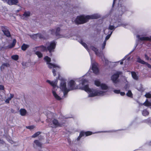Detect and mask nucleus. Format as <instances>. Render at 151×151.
Instances as JSON below:
<instances>
[{"label": "nucleus", "instance_id": "obj_18", "mask_svg": "<svg viewBox=\"0 0 151 151\" xmlns=\"http://www.w3.org/2000/svg\"><path fill=\"white\" fill-rule=\"evenodd\" d=\"M30 37L33 39H37L38 37L41 38V36L40 34H36L33 35H30Z\"/></svg>", "mask_w": 151, "mask_h": 151}, {"label": "nucleus", "instance_id": "obj_30", "mask_svg": "<svg viewBox=\"0 0 151 151\" xmlns=\"http://www.w3.org/2000/svg\"><path fill=\"white\" fill-rule=\"evenodd\" d=\"M11 57L13 59L15 60H17L19 59V56L17 55H13Z\"/></svg>", "mask_w": 151, "mask_h": 151}, {"label": "nucleus", "instance_id": "obj_33", "mask_svg": "<svg viewBox=\"0 0 151 151\" xmlns=\"http://www.w3.org/2000/svg\"><path fill=\"white\" fill-rule=\"evenodd\" d=\"M112 33V31L111 32V33L110 34L108 35L106 37L104 41H106L109 39Z\"/></svg>", "mask_w": 151, "mask_h": 151}, {"label": "nucleus", "instance_id": "obj_24", "mask_svg": "<svg viewBox=\"0 0 151 151\" xmlns=\"http://www.w3.org/2000/svg\"><path fill=\"white\" fill-rule=\"evenodd\" d=\"M28 46L25 44H23L21 47V49L23 51H25L27 48Z\"/></svg>", "mask_w": 151, "mask_h": 151}, {"label": "nucleus", "instance_id": "obj_29", "mask_svg": "<svg viewBox=\"0 0 151 151\" xmlns=\"http://www.w3.org/2000/svg\"><path fill=\"white\" fill-rule=\"evenodd\" d=\"M16 40L15 39H14L13 41V42L12 45H10L9 46V48H11L14 47L16 43Z\"/></svg>", "mask_w": 151, "mask_h": 151}, {"label": "nucleus", "instance_id": "obj_11", "mask_svg": "<svg viewBox=\"0 0 151 151\" xmlns=\"http://www.w3.org/2000/svg\"><path fill=\"white\" fill-rule=\"evenodd\" d=\"M1 29L4 35L7 37L10 36V34L8 29V28L6 27H2Z\"/></svg>", "mask_w": 151, "mask_h": 151}, {"label": "nucleus", "instance_id": "obj_51", "mask_svg": "<svg viewBox=\"0 0 151 151\" xmlns=\"http://www.w3.org/2000/svg\"><path fill=\"white\" fill-rule=\"evenodd\" d=\"M0 99L1 100V101H3V99Z\"/></svg>", "mask_w": 151, "mask_h": 151}, {"label": "nucleus", "instance_id": "obj_1", "mask_svg": "<svg viewBox=\"0 0 151 151\" xmlns=\"http://www.w3.org/2000/svg\"><path fill=\"white\" fill-rule=\"evenodd\" d=\"M80 81L81 83H80L79 86H76L75 83L73 80H71L68 83V88H67L66 86V82L63 80H62L60 84V88L63 92L64 96L70 91L79 88L84 90L87 92L89 97H94L96 96H102L105 94L106 92L104 91H98L96 90L91 89L90 88L87 84L88 81L83 77L80 78Z\"/></svg>", "mask_w": 151, "mask_h": 151}, {"label": "nucleus", "instance_id": "obj_35", "mask_svg": "<svg viewBox=\"0 0 151 151\" xmlns=\"http://www.w3.org/2000/svg\"><path fill=\"white\" fill-rule=\"evenodd\" d=\"M92 134V132H85V135L86 136H88L89 135H90Z\"/></svg>", "mask_w": 151, "mask_h": 151}, {"label": "nucleus", "instance_id": "obj_50", "mask_svg": "<svg viewBox=\"0 0 151 151\" xmlns=\"http://www.w3.org/2000/svg\"><path fill=\"white\" fill-rule=\"evenodd\" d=\"M149 37L150 38V40H149V41H151V36Z\"/></svg>", "mask_w": 151, "mask_h": 151}, {"label": "nucleus", "instance_id": "obj_52", "mask_svg": "<svg viewBox=\"0 0 151 151\" xmlns=\"http://www.w3.org/2000/svg\"><path fill=\"white\" fill-rule=\"evenodd\" d=\"M27 128H28V127H26Z\"/></svg>", "mask_w": 151, "mask_h": 151}, {"label": "nucleus", "instance_id": "obj_8", "mask_svg": "<svg viewBox=\"0 0 151 151\" xmlns=\"http://www.w3.org/2000/svg\"><path fill=\"white\" fill-rule=\"evenodd\" d=\"M52 123L49 124V127L52 128H56L58 127L62 126V125L60 124L58 122V120L56 119H54L52 120Z\"/></svg>", "mask_w": 151, "mask_h": 151}, {"label": "nucleus", "instance_id": "obj_48", "mask_svg": "<svg viewBox=\"0 0 151 151\" xmlns=\"http://www.w3.org/2000/svg\"><path fill=\"white\" fill-rule=\"evenodd\" d=\"M116 0H114V1H113V5L115 4V1H116Z\"/></svg>", "mask_w": 151, "mask_h": 151}, {"label": "nucleus", "instance_id": "obj_54", "mask_svg": "<svg viewBox=\"0 0 151 151\" xmlns=\"http://www.w3.org/2000/svg\"><path fill=\"white\" fill-rule=\"evenodd\" d=\"M22 65H24V63H22Z\"/></svg>", "mask_w": 151, "mask_h": 151}, {"label": "nucleus", "instance_id": "obj_10", "mask_svg": "<svg viewBox=\"0 0 151 151\" xmlns=\"http://www.w3.org/2000/svg\"><path fill=\"white\" fill-rule=\"evenodd\" d=\"M137 61L142 64H145L149 68H151V65L148 63L145 62L143 60H142L139 57L137 56Z\"/></svg>", "mask_w": 151, "mask_h": 151}, {"label": "nucleus", "instance_id": "obj_14", "mask_svg": "<svg viewBox=\"0 0 151 151\" xmlns=\"http://www.w3.org/2000/svg\"><path fill=\"white\" fill-rule=\"evenodd\" d=\"M137 37L139 40L141 41H149V40H150V38L149 37H140L138 35L137 36Z\"/></svg>", "mask_w": 151, "mask_h": 151}, {"label": "nucleus", "instance_id": "obj_49", "mask_svg": "<svg viewBox=\"0 0 151 151\" xmlns=\"http://www.w3.org/2000/svg\"><path fill=\"white\" fill-rule=\"evenodd\" d=\"M114 22H113V19H112V20H111V24H113V23H114Z\"/></svg>", "mask_w": 151, "mask_h": 151}, {"label": "nucleus", "instance_id": "obj_2", "mask_svg": "<svg viewBox=\"0 0 151 151\" xmlns=\"http://www.w3.org/2000/svg\"><path fill=\"white\" fill-rule=\"evenodd\" d=\"M99 17V16L97 14L91 16L81 15L78 16L76 18H73L72 21L76 24H81L87 22L89 19H96Z\"/></svg>", "mask_w": 151, "mask_h": 151}, {"label": "nucleus", "instance_id": "obj_41", "mask_svg": "<svg viewBox=\"0 0 151 151\" xmlns=\"http://www.w3.org/2000/svg\"><path fill=\"white\" fill-rule=\"evenodd\" d=\"M145 59L146 60H149V58L146 54H145Z\"/></svg>", "mask_w": 151, "mask_h": 151}, {"label": "nucleus", "instance_id": "obj_9", "mask_svg": "<svg viewBox=\"0 0 151 151\" xmlns=\"http://www.w3.org/2000/svg\"><path fill=\"white\" fill-rule=\"evenodd\" d=\"M120 74L121 72H117L116 73L114 74L112 76L111 79L113 83H116L118 81V78L119 75Z\"/></svg>", "mask_w": 151, "mask_h": 151}, {"label": "nucleus", "instance_id": "obj_27", "mask_svg": "<svg viewBox=\"0 0 151 151\" xmlns=\"http://www.w3.org/2000/svg\"><path fill=\"white\" fill-rule=\"evenodd\" d=\"M35 54L39 58L42 57L43 55L42 53L39 51H37L35 52Z\"/></svg>", "mask_w": 151, "mask_h": 151}, {"label": "nucleus", "instance_id": "obj_32", "mask_svg": "<svg viewBox=\"0 0 151 151\" xmlns=\"http://www.w3.org/2000/svg\"><path fill=\"white\" fill-rule=\"evenodd\" d=\"M142 114L144 116H147L148 115L149 112L146 110H144L143 111Z\"/></svg>", "mask_w": 151, "mask_h": 151}, {"label": "nucleus", "instance_id": "obj_47", "mask_svg": "<svg viewBox=\"0 0 151 151\" xmlns=\"http://www.w3.org/2000/svg\"><path fill=\"white\" fill-rule=\"evenodd\" d=\"M104 59L105 60V62H106V63H107L108 62V61L107 60H106L104 58Z\"/></svg>", "mask_w": 151, "mask_h": 151}, {"label": "nucleus", "instance_id": "obj_34", "mask_svg": "<svg viewBox=\"0 0 151 151\" xmlns=\"http://www.w3.org/2000/svg\"><path fill=\"white\" fill-rule=\"evenodd\" d=\"M126 94L127 96L129 97H131L132 96V93L130 91H129Z\"/></svg>", "mask_w": 151, "mask_h": 151}, {"label": "nucleus", "instance_id": "obj_22", "mask_svg": "<svg viewBox=\"0 0 151 151\" xmlns=\"http://www.w3.org/2000/svg\"><path fill=\"white\" fill-rule=\"evenodd\" d=\"M79 42L87 50L88 52H89V51L87 47V45L84 42H83L82 40H81V41H79Z\"/></svg>", "mask_w": 151, "mask_h": 151}, {"label": "nucleus", "instance_id": "obj_31", "mask_svg": "<svg viewBox=\"0 0 151 151\" xmlns=\"http://www.w3.org/2000/svg\"><path fill=\"white\" fill-rule=\"evenodd\" d=\"M145 96L147 98H151V94L150 93H147Z\"/></svg>", "mask_w": 151, "mask_h": 151}, {"label": "nucleus", "instance_id": "obj_39", "mask_svg": "<svg viewBox=\"0 0 151 151\" xmlns=\"http://www.w3.org/2000/svg\"><path fill=\"white\" fill-rule=\"evenodd\" d=\"M35 128V126L34 125H31L29 126V129L32 130Z\"/></svg>", "mask_w": 151, "mask_h": 151}, {"label": "nucleus", "instance_id": "obj_46", "mask_svg": "<svg viewBox=\"0 0 151 151\" xmlns=\"http://www.w3.org/2000/svg\"><path fill=\"white\" fill-rule=\"evenodd\" d=\"M128 88V85H126L125 87V89H127V88Z\"/></svg>", "mask_w": 151, "mask_h": 151}, {"label": "nucleus", "instance_id": "obj_20", "mask_svg": "<svg viewBox=\"0 0 151 151\" xmlns=\"http://www.w3.org/2000/svg\"><path fill=\"white\" fill-rule=\"evenodd\" d=\"M143 105L146 106H151V102L146 99L145 102L143 103Z\"/></svg>", "mask_w": 151, "mask_h": 151}, {"label": "nucleus", "instance_id": "obj_26", "mask_svg": "<svg viewBox=\"0 0 151 151\" xmlns=\"http://www.w3.org/2000/svg\"><path fill=\"white\" fill-rule=\"evenodd\" d=\"M28 17V12H25L24 14H23V16L22 17V18L23 19H26L27 18V17Z\"/></svg>", "mask_w": 151, "mask_h": 151}, {"label": "nucleus", "instance_id": "obj_25", "mask_svg": "<svg viewBox=\"0 0 151 151\" xmlns=\"http://www.w3.org/2000/svg\"><path fill=\"white\" fill-rule=\"evenodd\" d=\"M41 132H38L34 134L31 137L32 138H35L38 137Z\"/></svg>", "mask_w": 151, "mask_h": 151}, {"label": "nucleus", "instance_id": "obj_15", "mask_svg": "<svg viewBox=\"0 0 151 151\" xmlns=\"http://www.w3.org/2000/svg\"><path fill=\"white\" fill-rule=\"evenodd\" d=\"M18 3V0H8L7 1V3L10 5L16 4Z\"/></svg>", "mask_w": 151, "mask_h": 151}, {"label": "nucleus", "instance_id": "obj_3", "mask_svg": "<svg viewBox=\"0 0 151 151\" xmlns=\"http://www.w3.org/2000/svg\"><path fill=\"white\" fill-rule=\"evenodd\" d=\"M46 45L47 46V48L43 46L37 47V48H38V50L42 51H47V49L50 52H51L53 51L54 49L55 48L56 43L55 42L53 41L50 43H47Z\"/></svg>", "mask_w": 151, "mask_h": 151}, {"label": "nucleus", "instance_id": "obj_53", "mask_svg": "<svg viewBox=\"0 0 151 151\" xmlns=\"http://www.w3.org/2000/svg\"><path fill=\"white\" fill-rule=\"evenodd\" d=\"M62 37V36H61V37H59L60 38V37Z\"/></svg>", "mask_w": 151, "mask_h": 151}, {"label": "nucleus", "instance_id": "obj_23", "mask_svg": "<svg viewBox=\"0 0 151 151\" xmlns=\"http://www.w3.org/2000/svg\"><path fill=\"white\" fill-rule=\"evenodd\" d=\"M131 74L132 78L135 80H137L138 79V77L136 73L134 72H131Z\"/></svg>", "mask_w": 151, "mask_h": 151}, {"label": "nucleus", "instance_id": "obj_42", "mask_svg": "<svg viewBox=\"0 0 151 151\" xmlns=\"http://www.w3.org/2000/svg\"><path fill=\"white\" fill-rule=\"evenodd\" d=\"M4 88L3 86L0 85V90H3L4 89Z\"/></svg>", "mask_w": 151, "mask_h": 151}, {"label": "nucleus", "instance_id": "obj_17", "mask_svg": "<svg viewBox=\"0 0 151 151\" xmlns=\"http://www.w3.org/2000/svg\"><path fill=\"white\" fill-rule=\"evenodd\" d=\"M14 96V95L10 93L9 97L5 100V102L6 104H9L10 101L12 99Z\"/></svg>", "mask_w": 151, "mask_h": 151}, {"label": "nucleus", "instance_id": "obj_45", "mask_svg": "<svg viewBox=\"0 0 151 151\" xmlns=\"http://www.w3.org/2000/svg\"><path fill=\"white\" fill-rule=\"evenodd\" d=\"M124 60H125V59L124 58H123V59H122V60L120 62V64L122 65L123 64V61Z\"/></svg>", "mask_w": 151, "mask_h": 151}, {"label": "nucleus", "instance_id": "obj_38", "mask_svg": "<svg viewBox=\"0 0 151 151\" xmlns=\"http://www.w3.org/2000/svg\"><path fill=\"white\" fill-rule=\"evenodd\" d=\"M137 89L138 91L142 92L144 91L145 90V89L142 87L140 88H138Z\"/></svg>", "mask_w": 151, "mask_h": 151}, {"label": "nucleus", "instance_id": "obj_5", "mask_svg": "<svg viewBox=\"0 0 151 151\" xmlns=\"http://www.w3.org/2000/svg\"><path fill=\"white\" fill-rule=\"evenodd\" d=\"M45 60L47 62V64L48 65V66L50 68H60V67L55 64H52L50 63L51 60V59L47 56H46L44 58Z\"/></svg>", "mask_w": 151, "mask_h": 151}, {"label": "nucleus", "instance_id": "obj_4", "mask_svg": "<svg viewBox=\"0 0 151 151\" xmlns=\"http://www.w3.org/2000/svg\"><path fill=\"white\" fill-rule=\"evenodd\" d=\"M46 81L53 87V89L52 90V92L55 98L58 100H61V98L55 92V89L56 90L58 88L57 85V81H50L49 80H47Z\"/></svg>", "mask_w": 151, "mask_h": 151}, {"label": "nucleus", "instance_id": "obj_12", "mask_svg": "<svg viewBox=\"0 0 151 151\" xmlns=\"http://www.w3.org/2000/svg\"><path fill=\"white\" fill-rule=\"evenodd\" d=\"M60 31V29L59 27L57 28L56 29H52L50 30L51 33L53 35L55 34L56 36L59 35V32Z\"/></svg>", "mask_w": 151, "mask_h": 151}, {"label": "nucleus", "instance_id": "obj_56", "mask_svg": "<svg viewBox=\"0 0 151 151\" xmlns=\"http://www.w3.org/2000/svg\"><path fill=\"white\" fill-rule=\"evenodd\" d=\"M102 60H104L102 58Z\"/></svg>", "mask_w": 151, "mask_h": 151}, {"label": "nucleus", "instance_id": "obj_40", "mask_svg": "<svg viewBox=\"0 0 151 151\" xmlns=\"http://www.w3.org/2000/svg\"><path fill=\"white\" fill-rule=\"evenodd\" d=\"M114 92L116 93H119L120 92V90H115L114 91Z\"/></svg>", "mask_w": 151, "mask_h": 151}, {"label": "nucleus", "instance_id": "obj_13", "mask_svg": "<svg viewBox=\"0 0 151 151\" xmlns=\"http://www.w3.org/2000/svg\"><path fill=\"white\" fill-rule=\"evenodd\" d=\"M90 48L92 50H93L95 52L96 55H97L98 56H101L102 54L101 53H99V51L98 49L94 47L93 46H91Z\"/></svg>", "mask_w": 151, "mask_h": 151}, {"label": "nucleus", "instance_id": "obj_44", "mask_svg": "<svg viewBox=\"0 0 151 151\" xmlns=\"http://www.w3.org/2000/svg\"><path fill=\"white\" fill-rule=\"evenodd\" d=\"M120 93L121 96H124L125 94V93L124 92H120Z\"/></svg>", "mask_w": 151, "mask_h": 151}, {"label": "nucleus", "instance_id": "obj_7", "mask_svg": "<svg viewBox=\"0 0 151 151\" xmlns=\"http://www.w3.org/2000/svg\"><path fill=\"white\" fill-rule=\"evenodd\" d=\"M92 69L94 73L96 74L99 72V69L97 67V64L93 61L91 58Z\"/></svg>", "mask_w": 151, "mask_h": 151}, {"label": "nucleus", "instance_id": "obj_19", "mask_svg": "<svg viewBox=\"0 0 151 151\" xmlns=\"http://www.w3.org/2000/svg\"><path fill=\"white\" fill-rule=\"evenodd\" d=\"M20 114L21 115L24 116L27 112L24 109H21L20 110Z\"/></svg>", "mask_w": 151, "mask_h": 151}, {"label": "nucleus", "instance_id": "obj_37", "mask_svg": "<svg viewBox=\"0 0 151 151\" xmlns=\"http://www.w3.org/2000/svg\"><path fill=\"white\" fill-rule=\"evenodd\" d=\"M106 41H104V42H103V44L102 45V49H103L105 47V46L106 45Z\"/></svg>", "mask_w": 151, "mask_h": 151}, {"label": "nucleus", "instance_id": "obj_16", "mask_svg": "<svg viewBox=\"0 0 151 151\" xmlns=\"http://www.w3.org/2000/svg\"><path fill=\"white\" fill-rule=\"evenodd\" d=\"M33 145L34 147H35V146H36L41 147L42 146V144L39 140H35L34 141Z\"/></svg>", "mask_w": 151, "mask_h": 151}, {"label": "nucleus", "instance_id": "obj_36", "mask_svg": "<svg viewBox=\"0 0 151 151\" xmlns=\"http://www.w3.org/2000/svg\"><path fill=\"white\" fill-rule=\"evenodd\" d=\"M114 27L113 25H110L109 27V29L110 30H112L114 29Z\"/></svg>", "mask_w": 151, "mask_h": 151}, {"label": "nucleus", "instance_id": "obj_28", "mask_svg": "<svg viewBox=\"0 0 151 151\" xmlns=\"http://www.w3.org/2000/svg\"><path fill=\"white\" fill-rule=\"evenodd\" d=\"M85 134V132H81L80 133L79 136L78 137L77 139L78 140H79L81 137L83 136H84V135Z\"/></svg>", "mask_w": 151, "mask_h": 151}, {"label": "nucleus", "instance_id": "obj_43", "mask_svg": "<svg viewBox=\"0 0 151 151\" xmlns=\"http://www.w3.org/2000/svg\"><path fill=\"white\" fill-rule=\"evenodd\" d=\"M55 70L54 69L52 70V73H53L54 76H55L56 75V74L55 73Z\"/></svg>", "mask_w": 151, "mask_h": 151}, {"label": "nucleus", "instance_id": "obj_21", "mask_svg": "<svg viewBox=\"0 0 151 151\" xmlns=\"http://www.w3.org/2000/svg\"><path fill=\"white\" fill-rule=\"evenodd\" d=\"M9 65L8 63H4L3 64L1 67V69L2 70L4 69L5 67H9Z\"/></svg>", "mask_w": 151, "mask_h": 151}, {"label": "nucleus", "instance_id": "obj_6", "mask_svg": "<svg viewBox=\"0 0 151 151\" xmlns=\"http://www.w3.org/2000/svg\"><path fill=\"white\" fill-rule=\"evenodd\" d=\"M94 83L95 85L98 87H100L101 89L103 90H106L108 88V86L106 84L101 83L99 80H95Z\"/></svg>", "mask_w": 151, "mask_h": 151}, {"label": "nucleus", "instance_id": "obj_55", "mask_svg": "<svg viewBox=\"0 0 151 151\" xmlns=\"http://www.w3.org/2000/svg\"><path fill=\"white\" fill-rule=\"evenodd\" d=\"M19 11L18 10H17V11L18 12H19Z\"/></svg>", "mask_w": 151, "mask_h": 151}]
</instances>
